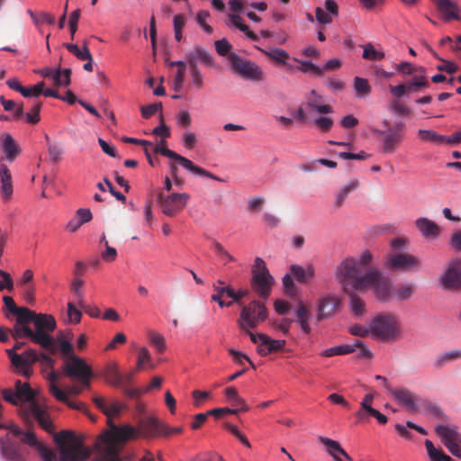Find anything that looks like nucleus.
Wrapping results in <instances>:
<instances>
[{"label": "nucleus", "instance_id": "obj_34", "mask_svg": "<svg viewBox=\"0 0 461 461\" xmlns=\"http://www.w3.org/2000/svg\"><path fill=\"white\" fill-rule=\"evenodd\" d=\"M223 393L226 397V401L235 407L232 408L233 410H239V412L248 411L249 410V406L246 400L240 395L238 390L235 387H227L223 391Z\"/></svg>", "mask_w": 461, "mask_h": 461}, {"label": "nucleus", "instance_id": "obj_2", "mask_svg": "<svg viewBox=\"0 0 461 461\" xmlns=\"http://www.w3.org/2000/svg\"><path fill=\"white\" fill-rule=\"evenodd\" d=\"M135 436L136 430L131 425L117 426L110 423V429L100 434L95 440L92 461H122L120 452L126 442Z\"/></svg>", "mask_w": 461, "mask_h": 461}, {"label": "nucleus", "instance_id": "obj_41", "mask_svg": "<svg viewBox=\"0 0 461 461\" xmlns=\"http://www.w3.org/2000/svg\"><path fill=\"white\" fill-rule=\"evenodd\" d=\"M53 347L55 348L56 350H59L60 352V354L62 355V357L65 359V362L68 359L72 358V357L76 356L74 354L73 345L71 344V342L69 340L66 339L63 337H59L57 339V346H55L53 344ZM56 352L57 351H55L54 353H56Z\"/></svg>", "mask_w": 461, "mask_h": 461}, {"label": "nucleus", "instance_id": "obj_15", "mask_svg": "<svg viewBox=\"0 0 461 461\" xmlns=\"http://www.w3.org/2000/svg\"><path fill=\"white\" fill-rule=\"evenodd\" d=\"M386 265L389 269L407 272L420 269L421 267V261L415 255L397 253L387 256Z\"/></svg>", "mask_w": 461, "mask_h": 461}, {"label": "nucleus", "instance_id": "obj_30", "mask_svg": "<svg viewBox=\"0 0 461 461\" xmlns=\"http://www.w3.org/2000/svg\"><path fill=\"white\" fill-rule=\"evenodd\" d=\"M93 218L90 209L80 208L76 212V214L71 218L66 225V230L68 232L74 233L79 230V228L89 222Z\"/></svg>", "mask_w": 461, "mask_h": 461}, {"label": "nucleus", "instance_id": "obj_43", "mask_svg": "<svg viewBox=\"0 0 461 461\" xmlns=\"http://www.w3.org/2000/svg\"><path fill=\"white\" fill-rule=\"evenodd\" d=\"M357 290H353L351 293H346L349 295V308L351 312L356 316H362L366 312V304L362 299L356 295Z\"/></svg>", "mask_w": 461, "mask_h": 461}, {"label": "nucleus", "instance_id": "obj_20", "mask_svg": "<svg viewBox=\"0 0 461 461\" xmlns=\"http://www.w3.org/2000/svg\"><path fill=\"white\" fill-rule=\"evenodd\" d=\"M96 407L102 411L107 417V424L110 427V423L115 425L112 419L119 416L121 412L126 408V405L117 400L107 399L103 396H95L93 399Z\"/></svg>", "mask_w": 461, "mask_h": 461}, {"label": "nucleus", "instance_id": "obj_21", "mask_svg": "<svg viewBox=\"0 0 461 461\" xmlns=\"http://www.w3.org/2000/svg\"><path fill=\"white\" fill-rule=\"evenodd\" d=\"M47 379L50 381V391L58 401L65 402L72 409L86 411V405L83 402L70 401L66 393L57 386L55 382L58 379V375L54 371L48 374Z\"/></svg>", "mask_w": 461, "mask_h": 461}, {"label": "nucleus", "instance_id": "obj_58", "mask_svg": "<svg viewBox=\"0 0 461 461\" xmlns=\"http://www.w3.org/2000/svg\"><path fill=\"white\" fill-rule=\"evenodd\" d=\"M68 322L71 324H77L81 321L82 312L80 310L77 309L74 303H68Z\"/></svg>", "mask_w": 461, "mask_h": 461}, {"label": "nucleus", "instance_id": "obj_14", "mask_svg": "<svg viewBox=\"0 0 461 461\" xmlns=\"http://www.w3.org/2000/svg\"><path fill=\"white\" fill-rule=\"evenodd\" d=\"M341 306L340 297L333 293L325 294L319 297L316 303L317 319L322 321L337 314Z\"/></svg>", "mask_w": 461, "mask_h": 461}, {"label": "nucleus", "instance_id": "obj_26", "mask_svg": "<svg viewBox=\"0 0 461 461\" xmlns=\"http://www.w3.org/2000/svg\"><path fill=\"white\" fill-rule=\"evenodd\" d=\"M265 56L271 59L279 66H282L287 71H293L294 69V66L288 62L290 59L289 53L280 48H271L268 50L258 48Z\"/></svg>", "mask_w": 461, "mask_h": 461}, {"label": "nucleus", "instance_id": "obj_57", "mask_svg": "<svg viewBox=\"0 0 461 461\" xmlns=\"http://www.w3.org/2000/svg\"><path fill=\"white\" fill-rule=\"evenodd\" d=\"M14 289V280L12 276L4 269H0V292L5 290L12 291Z\"/></svg>", "mask_w": 461, "mask_h": 461}, {"label": "nucleus", "instance_id": "obj_40", "mask_svg": "<svg viewBox=\"0 0 461 461\" xmlns=\"http://www.w3.org/2000/svg\"><path fill=\"white\" fill-rule=\"evenodd\" d=\"M418 136L422 141L430 142L436 145L445 144L446 136L438 134L433 130H419Z\"/></svg>", "mask_w": 461, "mask_h": 461}, {"label": "nucleus", "instance_id": "obj_61", "mask_svg": "<svg viewBox=\"0 0 461 461\" xmlns=\"http://www.w3.org/2000/svg\"><path fill=\"white\" fill-rule=\"evenodd\" d=\"M432 55L436 59L441 60V62H442L440 65H438L437 67V68L438 70L445 71V72L449 73V74H453V73H455V72H456L458 70V66L456 63H454L452 61L446 60V59H442L441 58H439L438 56V54L436 52H432Z\"/></svg>", "mask_w": 461, "mask_h": 461}, {"label": "nucleus", "instance_id": "obj_9", "mask_svg": "<svg viewBox=\"0 0 461 461\" xmlns=\"http://www.w3.org/2000/svg\"><path fill=\"white\" fill-rule=\"evenodd\" d=\"M383 124L387 128L385 130H376L375 132L380 136L383 152L393 154L404 140L405 124L402 122H399L393 126H389V122L386 120L383 122Z\"/></svg>", "mask_w": 461, "mask_h": 461}, {"label": "nucleus", "instance_id": "obj_52", "mask_svg": "<svg viewBox=\"0 0 461 461\" xmlns=\"http://www.w3.org/2000/svg\"><path fill=\"white\" fill-rule=\"evenodd\" d=\"M17 316L16 322L25 323L32 322L35 318V312L26 307H19L14 313Z\"/></svg>", "mask_w": 461, "mask_h": 461}, {"label": "nucleus", "instance_id": "obj_45", "mask_svg": "<svg viewBox=\"0 0 461 461\" xmlns=\"http://www.w3.org/2000/svg\"><path fill=\"white\" fill-rule=\"evenodd\" d=\"M294 60L298 63L296 69L303 73H310L315 76H321L323 74V69L311 61L302 60L295 58Z\"/></svg>", "mask_w": 461, "mask_h": 461}, {"label": "nucleus", "instance_id": "obj_56", "mask_svg": "<svg viewBox=\"0 0 461 461\" xmlns=\"http://www.w3.org/2000/svg\"><path fill=\"white\" fill-rule=\"evenodd\" d=\"M191 84L196 89H202L204 85L203 77L197 66H191L190 69Z\"/></svg>", "mask_w": 461, "mask_h": 461}, {"label": "nucleus", "instance_id": "obj_38", "mask_svg": "<svg viewBox=\"0 0 461 461\" xmlns=\"http://www.w3.org/2000/svg\"><path fill=\"white\" fill-rule=\"evenodd\" d=\"M437 5L438 11L443 14L446 20L459 19L458 7L455 2L451 0H438Z\"/></svg>", "mask_w": 461, "mask_h": 461}, {"label": "nucleus", "instance_id": "obj_48", "mask_svg": "<svg viewBox=\"0 0 461 461\" xmlns=\"http://www.w3.org/2000/svg\"><path fill=\"white\" fill-rule=\"evenodd\" d=\"M151 355L147 348H140L138 351L137 370H141L147 365L149 368H154V365L150 362Z\"/></svg>", "mask_w": 461, "mask_h": 461}, {"label": "nucleus", "instance_id": "obj_1", "mask_svg": "<svg viewBox=\"0 0 461 461\" xmlns=\"http://www.w3.org/2000/svg\"><path fill=\"white\" fill-rule=\"evenodd\" d=\"M375 256L370 249H364L356 256L345 258L335 270V277L345 293L353 290L364 292L371 288L377 298L388 300L392 294L391 281L381 276L375 268L361 269L374 263Z\"/></svg>", "mask_w": 461, "mask_h": 461}, {"label": "nucleus", "instance_id": "obj_39", "mask_svg": "<svg viewBox=\"0 0 461 461\" xmlns=\"http://www.w3.org/2000/svg\"><path fill=\"white\" fill-rule=\"evenodd\" d=\"M104 376L106 382L113 386H119L122 382V377L116 363H110L105 366Z\"/></svg>", "mask_w": 461, "mask_h": 461}, {"label": "nucleus", "instance_id": "obj_22", "mask_svg": "<svg viewBox=\"0 0 461 461\" xmlns=\"http://www.w3.org/2000/svg\"><path fill=\"white\" fill-rule=\"evenodd\" d=\"M304 107H306L309 113L329 114L333 113L332 106L325 104L323 97L315 90H312L306 96Z\"/></svg>", "mask_w": 461, "mask_h": 461}, {"label": "nucleus", "instance_id": "obj_60", "mask_svg": "<svg viewBox=\"0 0 461 461\" xmlns=\"http://www.w3.org/2000/svg\"><path fill=\"white\" fill-rule=\"evenodd\" d=\"M44 86H45L44 82L41 81L32 86L24 87L21 95L24 97L39 96L42 94Z\"/></svg>", "mask_w": 461, "mask_h": 461}, {"label": "nucleus", "instance_id": "obj_29", "mask_svg": "<svg viewBox=\"0 0 461 461\" xmlns=\"http://www.w3.org/2000/svg\"><path fill=\"white\" fill-rule=\"evenodd\" d=\"M374 394L366 393L360 402V408L355 413L357 422H367L370 417H373L376 412V409L373 408Z\"/></svg>", "mask_w": 461, "mask_h": 461}, {"label": "nucleus", "instance_id": "obj_25", "mask_svg": "<svg viewBox=\"0 0 461 461\" xmlns=\"http://www.w3.org/2000/svg\"><path fill=\"white\" fill-rule=\"evenodd\" d=\"M389 393L393 399L408 410H416L418 408L419 399L410 390L405 388L390 389Z\"/></svg>", "mask_w": 461, "mask_h": 461}, {"label": "nucleus", "instance_id": "obj_31", "mask_svg": "<svg viewBox=\"0 0 461 461\" xmlns=\"http://www.w3.org/2000/svg\"><path fill=\"white\" fill-rule=\"evenodd\" d=\"M158 420L155 417H146L141 419L139 421L137 428L131 426L136 430V436L134 438H136L138 435L144 438L155 435L158 430Z\"/></svg>", "mask_w": 461, "mask_h": 461}, {"label": "nucleus", "instance_id": "obj_62", "mask_svg": "<svg viewBox=\"0 0 461 461\" xmlns=\"http://www.w3.org/2000/svg\"><path fill=\"white\" fill-rule=\"evenodd\" d=\"M41 108V104L35 102L29 113L25 114V118L27 122L35 124L40 122V111Z\"/></svg>", "mask_w": 461, "mask_h": 461}, {"label": "nucleus", "instance_id": "obj_53", "mask_svg": "<svg viewBox=\"0 0 461 461\" xmlns=\"http://www.w3.org/2000/svg\"><path fill=\"white\" fill-rule=\"evenodd\" d=\"M333 123L332 118L326 116V114H322L313 120L314 126L322 132L329 131L332 128Z\"/></svg>", "mask_w": 461, "mask_h": 461}, {"label": "nucleus", "instance_id": "obj_51", "mask_svg": "<svg viewBox=\"0 0 461 461\" xmlns=\"http://www.w3.org/2000/svg\"><path fill=\"white\" fill-rule=\"evenodd\" d=\"M362 57L369 60H381L384 58V53L382 50H375L371 43H368L364 46Z\"/></svg>", "mask_w": 461, "mask_h": 461}, {"label": "nucleus", "instance_id": "obj_42", "mask_svg": "<svg viewBox=\"0 0 461 461\" xmlns=\"http://www.w3.org/2000/svg\"><path fill=\"white\" fill-rule=\"evenodd\" d=\"M425 447L427 454L431 461H454L449 456L446 455L442 450L435 447L433 443L426 439Z\"/></svg>", "mask_w": 461, "mask_h": 461}, {"label": "nucleus", "instance_id": "obj_44", "mask_svg": "<svg viewBox=\"0 0 461 461\" xmlns=\"http://www.w3.org/2000/svg\"><path fill=\"white\" fill-rule=\"evenodd\" d=\"M66 49L75 55L80 60L91 59V53L87 47V42L84 41L82 48H79L77 44L66 43L64 45Z\"/></svg>", "mask_w": 461, "mask_h": 461}, {"label": "nucleus", "instance_id": "obj_12", "mask_svg": "<svg viewBox=\"0 0 461 461\" xmlns=\"http://www.w3.org/2000/svg\"><path fill=\"white\" fill-rule=\"evenodd\" d=\"M64 369L69 377L77 378L85 387H89L92 370L83 358L77 356L72 357L65 362Z\"/></svg>", "mask_w": 461, "mask_h": 461}, {"label": "nucleus", "instance_id": "obj_10", "mask_svg": "<svg viewBox=\"0 0 461 461\" xmlns=\"http://www.w3.org/2000/svg\"><path fill=\"white\" fill-rule=\"evenodd\" d=\"M189 194L186 193H173L168 195L159 194L158 202L161 212L167 216H174L180 212L187 204Z\"/></svg>", "mask_w": 461, "mask_h": 461}, {"label": "nucleus", "instance_id": "obj_11", "mask_svg": "<svg viewBox=\"0 0 461 461\" xmlns=\"http://www.w3.org/2000/svg\"><path fill=\"white\" fill-rule=\"evenodd\" d=\"M153 150L156 153H159V154H161L163 156H166V157H167L169 158L175 159L184 168H185L186 170L190 171L191 173H193L194 175L204 176H207V177H210V178H215L211 173H209L208 171L204 170L203 168H202V167H200L198 166H195L188 158H185V157H183L181 155H178L175 151L167 149L166 147V143H165L164 140L159 141V143H158L153 148Z\"/></svg>", "mask_w": 461, "mask_h": 461}, {"label": "nucleus", "instance_id": "obj_49", "mask_svg": "<svg viewBox=\"0 0 461 461\" xmlns=\"http://www.w3.org/2000/svg\"><path fill=\"white\" fill-rule=\"evenodd\" d=\"M33 330L28 326V324L20 322L15 323L13 330V337L14 339L28 337L33 341Z\"/></svg>", "mask_w": 461, "mask_h": 461}, {"label": "nucleus", "instance_id": "obj_6", "mask_svg": "<svg viewBox=\"0 0 461 461\" xmlns=\"http://www.w3.org/2000/svg\"><path fill=\"white\" fill-rule=\"evenodd\" d=\"M251 288L261 298L267 299L275 285V279L261 258H256L251 267Z\"/></svg>", "mask_w": 461, "mask_h": 461}, {"label": "nucleus", "instance_id": "obj_33", "mask_svg": "<svg viewBox=\"0 0 461 461\" xmlns=\"http://www.w3.org/2000/svg\"><path fill=\"white\" fill-rule=\"evenodd\" d=\"M185 59L191 66H197L199 62L206 66L212 65V59L211 55L201 47H195L187 51Z\"/></svg>", "mask_w": 461, "mask_h": 461}, {"label": "nucleus", "instance_id": "obj_3", "mask_svg": "<svg viewBox=\"0 0 461 461\" xmlns=\"http://www.w3.org/2000/svg\"><path fill=\"white\" fill-rule=\"evenodd\" d=\"M57 445L55 450L43 446L40 456L42 461H85L89 456V450L82 439L69 430H61L54 434Z\"/></svg>", "mask_w": 461, "mask_h": 461}, {"label": "nucleus", "instance_id": "obj_63", "mask_svg": "<svg viewBox=\"0 0 461 461\" xmlns=\"http://www.w3.org/2000/svg\"><path fill=\"white\" fill-rule=\"evenodd\" d=\"M349 332L350 334L354 336H359V337H370V331H369V321L366 322V325H358L355 324L349 327Z\"/></svg>", "mask_w": 461, "mask_h": 461}, {"label": "nucleus", "instance_id": "obj_64", "mask_svg": "<svg viewBox=\"0 0 461 461\" xmlns=\"http://www.w3.org/2000/svg\"><path fill=\"white\" fill-rule=\"evenodd\" d=\"M101 258L105 262H113L117 258V250L105 241L104 250L101 252Z\"/></svg>", "mask_w": 461, "mask_h": 461}, {"label": "nucleus", "instance_id": "obj_55", "mask_svg": "<svg viewBox=\"0 0 461 461\" xmlns=\"http://www.w3.org/2000/svg\"><path fill=\"white\" fill-rule=\"evenodd\" d=\"M210 17V13L206 10H201L199 11L194 19L196 23L200 25V27L206 32V33H212L213 30L212 28L207 23V20Z\"/></svg>", "mask_w": 461, "mask_h": 461}, {"label": "nucleus", "instance_id": "obj_47", "mask_svg": "<svg viewBox=\"0 0 461 461\" xmlns=\"http://www.w3.org/2000/svg\"><path fill=\"white\" fill-rule=\"evenodd\" d=\"M461 357V350H454L438 355L433 361V366L437 368Z\"/></svg>", "mask_w": 461, "mask_h": 461}, {"label": "nucleus", "instance_id": "obj_13", "mask_svg": "<svg viewBox=\"0 0 461 461\" xmlns=\"http://www.w3.org/2000/svg\"><path fill=\"white\" fill-rule=\"evenodd\" d=\"M230 9L233 12L229 14V26L235 27L245 33V35L252 41H258V36L249 30V26L245 24L243 18L236 14L241 12L245 6L249 5L247 0H230L228 2Z\"/></svg>", "mask_w": 461, "mask_h": 461}, {"label": "nucleus", "instance_id": "obj_37", "mask_svg": "<svg viewBox=\"0 0 461 461\" xmlns=\"http://www.w3.org/2000/svg\"><path fill=\"white\" fill-rule=\"evenodd\" d=\"M319 440L326 447L328 454L332 458L341 456L346 461H352V457L343 449L338 441L326 437H320Z\"/></svg>", "mask_w": 461, "mask_h": 461}, {"label": "nucleus", "instance_id": "obj_28", "mask_svg": "<svg viewBox=\"0 0 461 461\" xmlns=\"http://www.w3.org/2000/svg\"><path fill=\"white\" fill-rule=\"evenodd\" d=\"M19 356L20 358L14 366L21 375L29 377L32 373L31 366L38 360V355L35 350L29 349Z\"/></svg>", "mask_w": 461, "mask_h": 461}, {"label": "nucleus", "instance_id": "obj_7", "mask_svg": "<svg viewBox=\"0 0 461 461\" xmlns=\"http://www.w3.org/2000/svg\"><path fill=\"white\" fill-rule=\"evenodd\" d=\"M268 316L266 305L257 300L242 307L238 320L240 328L249 336L251 330L265 321Z\"/></svg>", "mask_w": 461, "mask_h": 461}, {"label": "nucleus", "instance_id": "obj_24", "mask_svg": "<svg viewBox=\"0 0 461 461\" xmlns=\"http://www.w3.org/2000/svg\"><path fill=\"white\" fill-rule=\"evenodd\" d=\"M414 224L420 234L428 240L438 239L441 233L440 227L427 217L417 218Z\"/></svg>", "mask_w": 461, "mask_h": 461}, {"label": "nucleus", "instance_id": "obj_23", "mask_svg": "<svg viewBox=\"0 0 461 461\" xmlns=\"http://www.w3.org/2000/svg\"><path fill=\"white\" fill-rule=\"evenodd\" d=\"M339 15V6L334 0H325L324 7L315 8V20L318 23L327 25Z\"/></svg>", "mask_w": 461, "mask_h": 461}, {"label": "nucleus", "instance_id": "obj_32", "mask_svg": "<svg viewBox=\"0 0 461 461\" xmlns=\"http://www.w3.org/2000/svg\"><path fill=\"white\" fill-rule=\"evenodd\" d=\"M0 147L5 154V159L9 162H13L21 151L15 140L10 134H5L2 136Z\"/></svg>", "mask_w": 461, "mask_h": 461}, {"label": "nucleus", "instance_id": "obj_8", "mask_svg": "<svg viewBox=\"0 0 461 461\" xmlns=\"http://www.w3.org/2000/svg\"><path fill=\"white\" fill-rule=\"evenodd\" d=\"M32 323L35 327L33 331V342L40 344L42 348L49 349L52 354L56 351L53 347L54 339L50 332L56 329V321L52 315L35 313Z\"/></svg>", "mask_w": 461, "mask_h": 461}, {"label": "nucleus", "instance_id": "obj_19", "mask_svg": "<svg viewBox=\"0 0 461 461\" xmlns=\"http://www.w3.org/2000/svg\"><path fill=\"white\" fill-rule=\"evenodd\" d=\"M44 78H49L53 82V86L57 87H67L70 85V68H61L45 67L35 71Z\"/></svg>", "mask_w": 461, "mask_h": 461}, {"label": "nucleus", "instance_id": "obj_36", "mask_svg": "<svg viewBox=\"0 0 461 461\" xmlns=\"http://www.w3.org/2000/svg\"><path fill=\"white\" fill-rule=\"evenodd\" d=\"M1 195L3 199L9 200L13 194L12 175L6 165H0Z\"/></svg>", "mask_w": 461, "mask_h": 461}, {"label": "nucleus", "instance_id": "obj_4", "mask_svg": "<svg viewBox=\"0 0 461 461\" xmlns=\"http://www.w3.org/2000/svg\"><path fill=\"white\" fill-rule=\"evenodd\" d=\"M15 389L20 402L24 403L23 412L26 419H35L44 430L52 433L54 431L52 421L45 405L34 398V391L27 383L22 384L20 381L16 382Z\"/></svg>", "mask_w": 461, "mask_h": 461}, {"label": "nucleus", "instance_id": "obj_35", "mask_svg": "<svg viewBox=\"0 0 461 461\" xmlns=\"http://www.w3.org/2000/svg\"><path fill=\"white\" fill-rule=\"evenodd\" d=\"M290 274L299 283H306L313 278L315 269L312 264H307L306 266L293 264L290 266Z\"/></svg>", "mask_w": 461, "mask_h": 461}, {"label": "nucleus", "instance_id": "obj_17", "mask_svg": "<svg viewBox=\"0 0 461 461\" xmlns=\"http://www.w3.org/2000/svg\"><path fill=\"white\" fill-rule=\"evenodd\" d=\"M439 283L447 289L461 287V258H454L448 262L446 270L439 276Z\"/></svg>", "mask_w": 461, "mask_h": 461}, {"label": "nucleus", "instance_id": "obj_50", "mask_svg": "<svg viewBox=\"0 0 461 461\" xmlns=\"http://www.w3.org/2000/svg\"><path fill=\"white\" fill-rule=\"evenodd\" d=\"M354 89L358 97H365L370 93V86L366 78L356 77L354 78Z\"/></svg>", "mask_w": 461, "mask_h": 461}, {"label": "nucleus", "instance_id": "obj_5", "mask_svg": "<svg viewBox=\"0 0 461 461\" xmlns=\"http://www.w3.org/2000/svg\"><path fill=\"white\" fill-rule=\"evenodd\" d=\"M370 338L380 342L396 340L402 335L400 320L392 313H380L369 320Z\"/></svg>", "mask_w": 461, "mask_h": 461}, {"label": "nucleus", "instance_id": "obj_18", "mask_svg": "<svg viewBox=\"0 0 461 461\" xmlns=\"http://www.w3.org/2000/svg\"><path fill=\"white\" fill-rule=\"evenodd\" d=\"M250 340L258 344V352L260 356H267L268 354L282 349L285 345L284 339H273L265 333L249 332Z\"/></svg>", "mask_w": 461, "mask_h": 461}, {"label": "nucleus", "instance_id": "obj_27", "mask_svg": "<svg viewBox=\"0 0 461 461\" xmlns=\"http://www.w3.org/2000/svg\"><path fill=\"white\" fill-rule=\"evenodd\" d=\"M435 432L445 447L452 443L461 442V434L454 425H437Z\"/></svg>", "mask_w": 461, "mask_h": 461}, {"label": "nucleus", "instance_id": "obj_16", "mask_svg": "<svg viewBox=\"0 0 461 461\" xmlns=\"http://www.w3.org/2000/svg\"><path fill=\"white\" fill-rule=\"evenodd\" d=\"M229 61L234 69L242 77L256 81H261L264 78L262 69L254 62L244 60L235 53L229 55Z\"/></svg>", "mask_w": 461, "mask_h": 461}, {"label": "nucleus", "instance_id": "obj_54", "mask_svg": "<svg viewBox=\"0 0 461 461\" xmlns=\"http://www.w3.org/2000/svg\"><path fill=\"white\" fill-rule=\"evenodd\" d=\"M21 440L24 444L35 447L39 452L41 451V448H42V447L44 446L38 440L35 433L31 430L24 431V433H23V436L21 437Z\"/></svg>", "mask_w": 461, "mask_h": 461}, {"label": "nucleus", "instance_id": "obj_59", "mask_svg": "<svg viewBox=\"0 0 461 461\" xmlns=\"http://www.w3.org/2000/svg\"><path fill=\"white\" fill-rule=\"evenodd\" d=\"M149 339L158 352L166 349V341L162 334L152 331L149 333Z\"/></svg>", "mask_w": 461, "mask_h": 461}, {"label": "nucleus", "instance_id": "obj_46", "mask_svg": "<svg viewBox=\"0 0 461 461\" xmlns=\"http://www.w3.org/2000/svg\"><path fill=\"white\" fill-rule=\"evenodd\" d=\"M358 187V181L352 179L348 182L341 190L338 193L335 200V203L338 206H341L348 195L355 191Z\"/></svg>", "mask_w": 461, "mask_h": 461}]
</instances>
